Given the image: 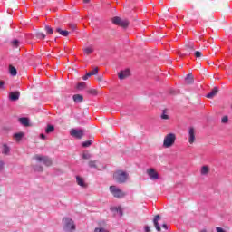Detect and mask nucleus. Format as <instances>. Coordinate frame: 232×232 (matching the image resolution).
I'll return each mask as SVG.
<instances>
[{
    "label": "nucleus",
    "instance_id": "nucleus-1",
    "mask_svg": "<svg viewBox=\"0 0 232 232\" xmlns=\"http://www.w3.org/2000/svg\"><path fill=\"white\" fill-rule=\"evenodd\" d=\"M130 179V174L124 170H116L113 173V179L118 184H124Z\"/></svg>",
    "mask_w": 232,
    "mask_h": 232
},
{
    "label": "nucleus",
    "instance_id": "nucleus-2",
    "mask_svg": "<svg viewBox=\"0 0 232 232\" xmlns=\"http://www.w3.org/2000/svg\"><path fill=\"white\" fill-rule=\"evenodd\" d=\"M177 140V135L174 133H169L165 136L163 140V147L164 148H171L173 144H175V141Z\"/></svg>",
    "mask_w": 232,
    "mask_h": 232
},
{
    "label": "nucleus",
    "instance_id": "nucleus-3",
    "mask_svg": "<svg viewBox=\"0 0 232 232\" xmlns=\"http://www.w3.org/2000/svg\"><path fill=\"white\" fill-rule=\"evenodd\" d=\"M109 189L114 198H124V197H126V192L117 186H110Z\"/></svg>",
    "mask_w": 232,
    "mask_h": 232
},
{
    "label": "nucleus",
    "instance_id": "nucleus-4",
    "mask_svg": "<svg viewBox=\"0 0 232 232\" xmlns=\"http://www.w3.org/2000/svg\"><path fill=\"white\" fill-rule=\"evenodd\" d=\"M63 229L67 232H73L75 231V223L73 222V219L70 218H64L63 219Z\"/></svg>",
    "mask_w": 232,
    "mask_h": 232
},
{
    "label": "nucleus",
    "instance_id": "nucleus-5",
    "mask_svg": "<svg viewBox=\"0 0 232 232\" xmlns=\"http://www.w3.org/2000/svg\"><path fill=\"white\" fill-rule=\"evenodd\" d=\"M34 160H37V162H43L47 167H50L53 164L52 159H50L48 156H41L36 154L34 155Z\"/></svg>",
    "mask_w": 232,
    "mask_h": 232
},
{
    "label": "nucleus",
    "instance_id": "nucleus-6",
    "mask_svg": "<svg viewBox=\"0 0 232 232\" xmlns=\"http://www.w3.org/2000/svg\"><path fill=\"white\" fill-rule=\"evenodd\" d=\"M113 24H117L118 26H121V28H128L130 25V22L128 20H122L119 16H115L112 18Z\"/></svg>",
    "mask_w": 232,
    "mask_h": 232
},
{
    "label": "nucleus",
    "instance_id": "nucleus-7",
    "mask_svg": "<svg viewBox=\"0 0 232 232\" xmlns=\"http://www.w3.org/2000/svg\"><path fill=\"white\" fill-rule=\"evenodd\" d=\"M70 134L72 135V137H74L75 139H81L82 137H84V130L72 129L70 130Z\"/></svg>",
    "mask_w": 232,
    "mask_h": 232
},
{
    "label": "nucleus",
    "instance_id": "nucleus-8",
    "mask_svg": "<svg viewBox=\"0 0 232 232\" xmlns=\"http://www.w3.org/2000/svg\"><path fill=\"white\" fill-rule=\"evenodd\" d=\"M147 175H149L150 180H159V172L155 171V169H147Z\"/></svg>",
    "mask_w": 232,
    "mask_h": 232
},
{
    "label": "nucleus",
    "instance_id": "nucleus-9",
    "mask_svg": "<svg viewBox=\"0 0 232 232\" xmlns=\"http://www.w3.org/2000/svg\"><path fill=\"white\" fill-rule=\"evenodd\" d=\"M130 75H131L130 72V69H126L124 71H121L119 73H118V77L119 79L121 80H124V79H128V77H130Z\"/></svg>",
    "mask_w": 232,
    "mask_h": 232
},
{
    "label": "nucleus",
    "instance_id": "nucleus-10",
    "mask_svg": "<svg viewBox=\"0 0 232 232\" xmlns=\"http://www.w3.org/2000/svg\"><path fill=\"white\" fill-rule=\"evenodd\" d=\"M159 220H160V215H156L153 219L154 227H156V230L160 232L162 231V228L160 227V224H159Z\"/></svg>",
    "mask_w": 232,
    "mask_h": 232
},
{
    "label": "nucleus",
    "instance_id": "nucleus-11",
    "mask_svg": "<svg viewBox=\"0 0 232 232\" xmlns=\"http://www.w3.org/2000/svg\"><path fill=\"white\" fill-rule=\"evenodd\" d=\"M188 142L193 144L195 142V128L191 127L188 130Z\"/></svg>",
    "mask_w": 232,
    "mask_h": 232
},
{
    "label": "nucleus",
    "instance_id": "nucleus-12",
    "mask_svg": "<svg viewBox=\"0 0 232 232\" xmlns=\"http://www.w3.org/2000/svg\"><path fill=\"white\" fill-rule=\"evenodd\" d=\"M19 97H21V92H19V91L12 92L9 93L10 101H19Z\"/></svg>",
    "mask_w": 232,
    "mask_h": 232
},
{
    "label": "nucleus",
    "instance_id": "nucleus-13",
    "mask_svg": "<svg viewBox=\"0 0 232 232\" xmlns=\"http://www.w3.org/2000/svg\"><path fill=\"white\" fill-rule=\"evenodd\" d=\"M55 32H57V34H59L60 35H63V37H68V35H70V32H68L67 30H63L59 27L55 29Z\"/></svg>",
    "mask_w": 232,
    "mask_h": 232
},
{
    "label": "nucleus",
    "instance_id": "nucleus-14",
    "mask_svg": "<svg viewBox=\"0 0 232 232\" xmlns=\"http://www.w3.org/2000/svg\"><path fill=\"white\" fill-rule=\"evenodd\" d=\"M76 182L78 186H81V188H87V184L84 182V179L81 178L80 176L76 177Z\"/></svg>",
    "mask_w": 232,
    "mask_h": 232
},
{
    "label": "nucleus",
    "instance_id": "nucleus-15",
    "mask_svg": "<svg viewBox=\"0 0 232 232\" xmlns=\"http://www.w3.org/2000/svg\"><path fill=\"white\" fill-rule=\"evenodd\" d=\"M217 93H218V87H214L212 91L208 94H207V98L213 99V97H215Z\"/></svg>",
    "mask_w": 232,
    "mask_h": 232
},
{
    "label": "nucleus",
    "instance_id": "nucleus-16",
    "mask_svg": "<svg viewBox=\"0 0 232 232\" xmlns=\"http://www.w3.org/2000/svg\"><path fill=\"white\" fill-rule=\"evenodd\" d=\"M185 82L187 84H193V82H195V78L193 77L192 73L187 75V77L185 78Z\"/></svg>",
    "mask_w": 232,
    "mask_h": 232
},
{
    "label": "nucleus",
    "instance_id": "nucleus-17",
    "mask_svg": "<svg viewBox=\"0 0 232 232\" xmlns=\"http://www.w3.org/2000/svg\"><path fill=\"white\" fill-rule=\"evenodd\" d=\"M18 121L20 123H22L23 126H26V127L30 126V120L28 118H24V117L19 118Z\"/></svg>",
    "mask_w": 232,
    "mask_h": 232
},
{
    "label": "nucleus",
    "instance_id": "nucleus-18",
    "mask_svg": "<svg viewBox=\"0 0 232 232\" xmlns=\"http://www.w3.org/2000/svg\"><path fill=\"white\" fill-rule=\"evenodd\" d=\"M24 137V133L23 132H18L14 134V139L16 140V142H21V140Z\"/></svg>",
    "mask_w": 232,
    "mask_h": 232
},
{
    "label": "nucleus",
    "instance_id": "nucleus-19",
    "mask_svg": "<svg viewBox=\"0 0 232 232\" xmlns=\"http://www.w3.org/2000/svg\"><path fill=\"white\" fill-rule=\"evenodd\" d=\"M72 99H73L74 102H82V101H84V98L81 94L73 95Z\"/></svg>",
    "mask_w": 232,
    "mask_h": 232
},
{
    "label": "nucleus",
    "instance_id": "nucleus-20",
    "mask_svg": "<svg viewBox=\"0 0 232 232\" xmlns=\"http://www.w3.org/2000/svg\"><path fill=\"white\" fill-rule=\"evenodd\" d=\"M187 52H195V44L193 43H189L185 46Z\"/></svg>",
    "mask_w": 232,
    "mask_h": 232
},
{
    "label": "nucleus",
    "instance_id": "nucleus-21",
    "mask_svg": "<svg viewBox=\"0 0 232 232\" xmlns=\"http://www.w3.org/2000/svg\"><path fill=\"white\" fill-rule=\"evenodd\" d=\"M9 73L13 77H15V75H17V69H15V67H14L13 65H9Z\"/></svg>",
    "mask_w": 232,
    "mask_h": 232
},
{
    "label": "nucleus",
    "instance_id": "nucleus-22",
    "mask_svg": "<svg viewBox=\"0 0 232 232\" xmlns=\"http://www.w3.org/2000/svg\"><path fill=\"white\" fill-rule=\"evenodd\" d=\"M2 153L4 155H8V153H10V147H8L6 144H4L2 148Z\"/></svg>",
    "mask_w": 232,
    "mask_h": 232
},
{
    "label": "nucleus",
    "instance_id": "nucleus-23",
    "mask_svg": "<svg viewBox=\"0 0 232 232\" xmlns=\"http://www.w3.org/2000/svg\"><path fill=\"white\" fill-rule=\"evenodd\" d=\"M53 131H55V127L53 125H47L45 133H53Z\"/></svg>",
    "mask_w": 232,
    "mask_h": 232
},
{
    "label": "nucleus",
    "instance_id": "nucleus-24",
    "mask_svg": "<svg viewBox=\"0 0 232 232\" xmlns=\"http://www.w3.org/2000/svg\"><path fill=\"white\" fill-rule=\"evenodd\" d=\"M44 30L47 35H52L53 34V29L50 25H45Z\"/></svg>",
    "mask_w": 232,
    "mask_h": 232
},
{
    "label": "nucleus",
    "instance_id": "nucleus-25",
    "mask_svg": "<svg viewBox=\"0 0 232 232\" xmlns=\"http://www.w3.org/2000/svg\"><path fill=\"white\" fill-rule=\"evenodd\" d=\"M83 52L86 55H91V53H93V48L92 46L86 47L83 49Z\"/></svg>",
    "mask_w": 232,
    "mask_h": 232
},
{
    "label": "nucleus",
    "instance_id": "nucleus-26",
    "mask_svg": "<svg viewBox=\"0 0 232 232\" xmlns=\"http://www.w3.org/2000/svg\"><path fill=\"white\" fill-rule=\"evenodd\" d=\"M87 93L95 97L98 95L99 92H97V89H89L87 90Z\"/></svg>",
    "mask_w": 232,
    "mask_h": 232
},
{
    "label": "nucleus",
    "instance_id": "nucleus-27",
    "mask_svg": "<svg viewBox=\"0 0 232 232\" xmlns=\"http://www.w3.org/2000/svg\"><path fill=\"white\" fill-rule=\"evenodd\" d=\"M208 173H209V167L203 166L201 168V175H208Z\"/></svg>",
    "mask_w": 232,
    "mask_h": 232
},
{
    "label": "nucleus",
    "instance_id": "nucleus-28",
    "mask_svg": "<svg viewBox=\"0 0 232 232\" xmlns=\"http://www.w3.org/2000/svg\"><path fill=\"white\" fill-rule=\"evenodd\" d=\"M35 37L37 39H46V34H44V33L38 32L36 33Z\"/></svg>",
    "mask_w": 232,
    "mask_h": 232
},
{
    "label": "nucleus",
    "instance_id": "nucleus-29",
    "mask_svg": "<svg viewBox=\"0 0 232 232\" xmlns=\"http://www.w3.org/2000/svg\"><path fill=\"white\" fill-rule=\"evenodd\" d=\"M84 88H86V82H82L77 84V90H84Z\"/></svg>",
    "mask_w": 232,
    "mask_h": 232
},
{
    "label": "nucleus",
    "instance_id": "nucleus-30",
    "mask_svg": "<svg viewBox=\"0 0 232 232\" xmlns=\"http://www.w3.org/2000/svg\"><path fill=\"white\" fill-rule=\"evenodd\" d=\"M161 119H163L164 121H168V119H169V116L168 115V111L166 110H163Z\"/></svg>",
    "mask_w": 232,
    "mask_h": 232
},
{
    "label": "nucleus",
    "instance_id": "nucleus-31",
    "mask_svg": "<svg viewBox=\"0 0 232 232\" xmlns=\"http://www.w3.org/2000/svg\"><path fill=\"white\" fill-rule=\"evenodd\" d=\"M82 148H89V146H92V140L82 142Z\"/></svg>",
    "mask_w": 232,
    "mask_h": 232
},
{
    "label": "nucleus",
    "instance_id": "nucleus-32",
    "mask_svg": "<svg viewBox=\"0 0 232 232\" xmlns=\"http://www.w3.org/2000/svg\"><path fill=\"white\" fill-rule=\"evenodd\" d=\"M82 159H84L85 160H88L92 159V154H90L89 152H84L82 154Z\"/></svg>",
    "mask_w": 232,
    "mask_h": 232
},
{
    "label": "nucleus",
    "instance_id": "nucleus-33",
    "mask_svg": "<svg viewBox=\"0 0 232 232\" xmlns=\"http://www.w3.org/2000/svg\"><path fill=\"white\" fill-rule=\"evenodd\" d=\"M89 168H97V161L95 160L89 161Z\"/></svg>",
    "mask_w": 232,
    "mask_h": 232
},
{
    "label": "nucleus",
    "instance_id": "nucleus-34",
    "mask_svg": "<svg viewBox=\"0 0 232 232\" xmlns=\"http://www.w3.org/2000/svg\"><path fill=\"white\" fill-rule=\"evenodd\" d=\"M91 75H97L99 73V67L94 68L92 71L89 72Z\"/></svg>",
    "mask_w": 232,
    "mask_h": 232
},
{
    "label": "nucleus",
    "instance_id": "nucleus-35",
    "mask_svg": "<svg viewBox=\"0 0 232 232\" xmlns=\"http://www.w3.org/2000/svg\"><path fill=\"white\" fill-rule=\"evenodd\" d=\"M94 232H110V231H108V229L104 227H99V228H95Z\"/></svg>",
    "mask_w": 232,
    "mask_h": 232
},
{
    "label": "nucleus",
    "instance_id": "nucleus-36",
    "mask_svg": "<svg viewBox=\"0 0 232 232\" xmlns=\"http://www.w3.org/2000/svg\"><path fill=\"white\" fill-rule=\"evenodd\" d=\"M11 44L12 46H14V48H17V46H19V40H13Z\"/></svg>",
    "mask_w": 232,
    "mask_h": 232
},
{
    "label": "nucleus",
    "instance_id": "nucleus-37",
    "mask_svg": "<svg viewBox=\"0 0 232 232\" xmlns=\"http://www.w3.org/2000/svg\"><path fill=\"white\" fill-rule=\"evenodd\" d=\"M229 121V118L227 116H224L222 119H221V122L222 124H227Z\"/></svg>",
    "mask_w": 232,
    "mask_h": 232
},
{
    "label": "nucleus",
    "instance_id": "nucleus-38",
    "mask_svg": "<svg viewBox=\"0 0 232 232\" xmlns=\"http://www.w3.org/2000/svg\"><path fill=\"white\" fill-rule=\"evenodd\" d=\"M89 77H92V73H91V72H87L86 75H84V76L82 77V79H83V81H88V78H89Z\"/></svg>",
    "mask_w": 232,
    "mask_h": 232
},
{
    "label": "nucleus",
    "instance_id": "nucleus-39",
    "mask_svg": "<svg viewBox=\"0 0 232 232\" xmlns=\"http://www.w3.org/2000/svg\"><path fill=\"white\" fill-rule=\"evenodd\" d=\"M69 27H70L71 30H72L73 32H75V30H77V25H76V24H71L69 25Z\"/></svg>",
    "mask_w": 232,
    "mask_h": 232
},
{
    "label": "nucleus",
    "instance_id": "nucleus-40",
    "mask_svg": "<svg viewBox=\"0 0 232 232\" xmlns=\"http://www.w3.org/2000/svg\"><path fill=\"white\" fill-rule=\"evenodd\" d=\"M195 57H200L202 55V52L200 51H196L195 53H194Z\"/></svg>",
    "mask_w": 232,
    "mask_h": 232
},
{
    "label": "nucleus",
    "instance_id": "nucleus-41",
    "mask_svg": "<svg viewBox=\"0 0 232 232\" xmlns=\"http://www.w3.org/2000/svg\"><path fill=\"white\" fill-rule=\"evenodd\" d=\"M216 231L217 232H226V230H224V228H222L220 227H216Z\"/></svg>",
    "mask_w": 232,
    "mask_h": 232
},
{
    "label": "nucleus",
    "instance_id": "nucleus-42",
    "mask_svg": "<svg viewBox=\"0 0 232 232\" xmlns=\"http://www.w3.org/2000/svg\"><path fill=\"white\" fill-rule=\"evenodd\" d=\"M0 88L2 90H5V82L4 81H0Z\"/></svg>",
    "mask_w": 232,
    "mask_h": 232
},
{
    "label": "nucleus",
    "instance_id": "nucleus-43",
    "mask_svg": "<svg viewBox=\"0 0 232 232\" xmlns=\"http://www.w3.org/2000/svg\"><path fill=\"white\" fill-rule=\"evenodd\" d=\"M34 169H35V171H43V167H41V166L35 167Z\"/></svg>",
    "mask_w": 232,
    "mask_h": 232
},
{
    "label": "nucleus",
    "instance_id": "nucleus-44",
    "mask_svg": "<svg viewBox=\"0 0 232 232\" xmlns=\"http://www.w3.org/2000/svg\"><path fill=\"white\" fill-rule=\"evenodd\" d=\"M145 232H151L150 226L145 227Z\"/></svg>",
    "mask_w": 232,
    "mask_h": 232
},
{
    "label": "nucleus",
    "instance_id": "nucleus-45",
    "mask_svg": "<svg viewBox=\"0 0 232 232\" xmlns=\"http://www.w3.org/2000/svg\"><path fill=\"white\" fill-rule=\"evenodd\" d=\"M117 211L120 213V215H122V208L121 207L118 208Z\"/></svg>",
    "mask_w": 232,
    "mask_h": 232
},
{
    "label": "nucleus",
    "instance_id": "nucleus-46",
    "mask_svg": "<svg viewBox=\"0 0 232 232\" xmlns=\"http://www.w3.org/2000/svg\"><path fill=\"white\" fill-rule=\"evenodd\" d=\"M3 166H5V163H3V161H0V171H2Z\"/></svg>",
    "mask_w": 232,
    "mask_h": 232
},
{
    "label": "nucleus",
    "instance_id": "nucleus-47",
    "mask_svg": "<svg viewBox=\"0 0 232 232\" xmlns=\"http://www.w3.org/2000/svg\"><path fill=\"white\" fill-rule=\"evenodd\" d=\"M41 139H46V136L44 134H40Z\"/></svg>",
    "mask_w": 232,
    "mask_h": 232
},
{
    "label": "nucleus",
    "instance_id": "nucleus-48",
    "mask_svg": "<svg viewBox=\"0 0 232 232\" xmlns=\"http://www.w3.org/2000/svg\"><path fill=\"white\" fill-rule=\"evenodd\" d=\"M162 227H163V229H168V225L163 224V225H162Z\"/></svg>",
    "mask_w": 232,
    "mask_h": 232
},
{
    "label": "nucleus",
    "instance_id": "nucleus-49",
    "mask_svg": "<svg viewBox=\"0 0 232 232\" xmlns=\"http://www.w3.org/2000/svg\"><path fill=\"white\" fill-rule=\"evenodd\" d=\"M97 80L100 81V82L102 81V76H99V77L97 78Z\"/></svg>",
    "mask_w": 232,
    "mask_h": 232
},
{
    "label": "nucleus",
    "instance_id": "nucleus-50",
    "mask_svg": "<svg viewBox=\"0 0 232 232\" xmlns=\"http://www.w3.org/2000/svg\"><path fill=\"white\" fill-rule=\"evenodd\" d=\"M102 226H106V222L102 221L100 223Z\"/></svg>",
    "mask_w": 232,
    "mask_h": 232
},
{
    "label": "nucleus",
    "instance_id": "nucleus-51",
    "mask_svg": "<svg viewBox=\"0 0 232 232\" xmlns=\"http://www.w3.org/2000/svg\"><path fill=\"white\" fill-rule=\"evenodd\" d=\"M83 3L88 4L90 3V0H83Z\"/></svg>",
    "mask_w": 232,
    "mask_h": 232
},
{
    "label": "nucleus",
    "instance_id": "nucleus-52",
    "mask_svg": "<svg viewBox=\"0 0 232 232\" xmlns=\"http://www.w3.org/2000/svg\"><path fill=\"white\" fill-rule=\"evenodd\" d=\"M200 232H208V231H206V229H203V230H201Z\"/></svg>",
    "mask_w": 232,
    "mask_h": 232
}]
</instances>
